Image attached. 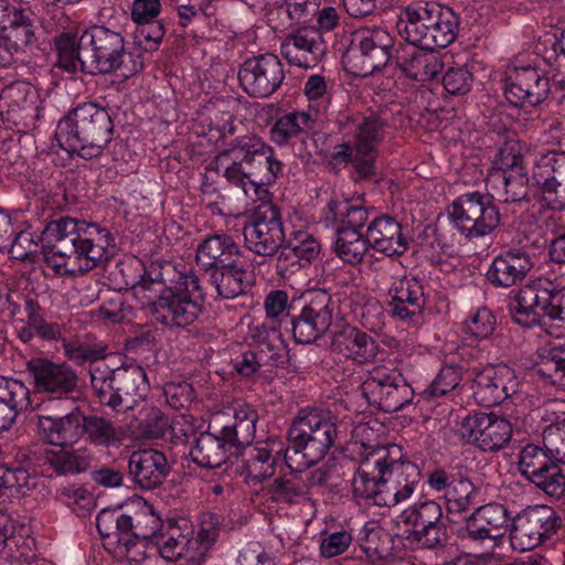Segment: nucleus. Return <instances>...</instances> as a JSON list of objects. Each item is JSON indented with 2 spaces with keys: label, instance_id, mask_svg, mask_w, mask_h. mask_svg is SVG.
Wrapping results in <instances>:
<instances>
[{
  "label": "nucleus",
  "instance_id": "9",
  "mask_svg": "<svg viewBox=\"0 0 565 565\" xmlns=\"http://www.w3.org/2000/svg\"><path fill=\"white\" fill-rule=\"evenodd\" d=\"M394 39L382 26H361L353 33L351 47L345 54L352 73L365 77L394 60Z\"/></svg>",
  "mask_w": 565,
  "mask_h": 565
},
{
  "label": "nucleus",
  "instance_id": "58",
  "mask_svg": "<svg viewBox=\"0 0 565 565\" xmlns=\"http://www.w3.org/2000/svg\"><path fill=\"white\" fill-rule=\"evenodd\" d=\"M299 301V298L289 299L285 290H271L267 294L264 301V308L267 318L278 319L279 327H286V320L290 318L292 305Z\"/></svg>",
  "mask_w": 565,
  "mask_h": 565
},
{
  "label": "nucleus",
  "instance_id": "44",
  "mask_svg": "<svg viewBox=\"0 0 565 565\" xmlns=\"http://www.w3.org/2000/svg\"><path fill=\"white\" fill-rule=\"evenodd\" d=\"M171 465L162 449L143 443V490L160 487L171 473Z\"/></svg>",
  "mask_w": 565,
  "mask_h": 565
},
{
  "label": "nucleus",
  "instance_id": "8",
  "mask_svg": "<svg viewBox=\"0 0 565 565\" xmlns=\"http://www.w3.org/2000/svg\"><path fill=\"white\" fill-rule=\"evenodd\" d=\"M447 211L454 226L468 239L491 234L501 221L493 196L479 191L459 195Z\"/></svg>",
  "mask_w": 565,
  "mask_h": 565
},
{
  "label": "nucleus",
  "instance_id": "13",
  "mask_svg": "<svg viewBox=\"0 0 565 565\" xmlns=\"http://www.w3.org/2000/svg\"><path fill=\"white\" fill-rule=\"evenodd\" d=\"M243 234L248 250L274 257L287 238L280 209L271 203L260 204L244 225Z\"/></svg>",
  "mask_w": 565,
  "mask_h": 565
},
{
  "label": "nucleus",
  "instance_id": "49",
  "mask_svg": "<svg viewBox=\"0 0 565 565\" xmlns=\"http://www.w3.org/2000/svg\"><path fill=\"white\" fill-rule=\"evenodd\" d=\"M524 149L525 143L520 140L509 139L504 141L494 153L491 172L505 174L525 170L523 166Z\"/></svg>",
  "mask_w": 565,
  "mask_h": 565
},
{
  "label": "nucleus",
  "instance_id": "14",
  "mask_svg": "<svg viewBox=\"0 0 565 565\" xmlns=\"http://www.w3.org/2000/svg\"><path fill=\"white\" fill-rule=\"evenodd\" d=\"M562 519L548 505L529 507L512 519L510 541L514 550L531 551L544 539L551 537L561 526Z\"/></svg>",
  "mask_w": 565,
  "mask_h": 565
},
{
  "label": "nucleus",
  "instance_id": "47",
  "mask_svg": "<svg viewBox=\"0 0 565 565\" xmlns=\"http://www.w3.org/2000/svg\"><path fill=\"white\" fill-rule=\"evenodd\" d=\"M431 24L425 46H430L434 50L436 47L444 49L454 42L457 36L458 18L451 10L443 12L437 7L436 17Z\"/></svg>",
  "mask_w": 565,
  "mask_h": 565
},
{
  "label": "nucleus",
  "instance_id": "25",
  "mask_svg": "<svg viewBox=\"0 0 565 565\" xmlns=\"http://www.w3.org/2000/svg\"><path fill=\"white\" fill-rule=\"evenodd\" d=\"M49 405L42 404L36 414V433L46 443L62 448L74 445L83 436V413L75 407L66 415L47 414Z\"/></svg>",
  "mask_w": 565,
  "mask_h": 565
},
{
  "label": "nucleus",
  "instance_id": "42",
  "mask_svg": "<svg viewBox=\"0 0 565 565\" xmlns=\"http://www.w3.org/2000/svg\"><path fill=\"white\" fill-rule=\"evenodd\" d=\"M140 375L141 366L139 364H127L124 362L121 366H110L105 359L89 366L90 382L94 391L98 395L99 393H106L109 390L115 388L116 382H124L128 377V373Z\"/></svg>",
  "mask_w": 565,
  "mask_h": 565
},
{
  "label": "nucleus",
  "instance_id": "33",
  "mask_svg": "<svg viewBox=\"0 0 565 565\" xmlns=\"http://www.w3.org/2000/svg\"><path fill=\"white\" fill-rule=\"evenodd\" d=\"M331 347L333 351L360 364L373 361L377 353L373 338L351 326L333 334Z\"/></svg>",
  "mask_w": 565,
  "mask_h": 565
},
{
  "label": "nucleus",
  "instance_id": "38",
  "mask_svg": "<svg viewBox=\"0 0 565 565\" xmlns=\"http://www.w3.org/2000/svg\"><path fill=\"white\" fill-rule=\"evenodd\" d=\"M17 298L21 305L20 313L13 317L15 320L34 328L35 333L42 339L55 340L61 335L58 324L46 320L45 310L35 294H17Z\"/></svg>",
  "mask_w": 565,
  "mask_h": 565
},
{
  "label": "nucleus",
  "instance_id": "34",
  "mask_svg": "<svg viewBox=\"0 0 565 565\" xmlns=\"http://www.w3.org/2000/svg\"><path fill=\"white\" fill-rule=\"evenodd\" d=\"M30 406V391L23 382L0 376V430L9 429Z\"/></svg>",
  "mask_w": 565,
  "mask_h": 565
},
{
  "label": "nucleus",
  "instance_id": "11",
  "mask_svg": "<svg viewBox=\"0 0 565 565\" xmlns=\"http://www.w3.org/2000/svg\"><path fill=\"white\" fill-rule=\"evenodd\" d=\"M362 395L370 405L385 413H395L409 405L415 392L396 369L375 366L361 384Z\"/></svg>",
  "mask_w": 565,
  "mask_h": 565
},
{
  "label": "nucleus",
  "instance_id": "39",
  "mask_svg": "<svg viewBox=\"0 0 565 565\" xmlns=\"http://www.w3.org/2000/svg\"><path fill=\"white\" fill-rule=\"evenodd\" d=\"M210 281L214 285L218 296L224 299H234L243 295L248 287L247 271L239 262L214 267L206 271Z\"/></svg>",
  "mask_w": 565,
  "mask_h": 565
},
{
  "label": "nucleus",
  "instance_id": "37",
  "mask_svg": "<svg viewBox=\"0 0 565 565\" xmlns=\"http://www.w3.org/2000/svg\"><path fill=\"white\" fill-rule=\"evenodd\" d=\"M285 448L280 441L274 439L259 447L249 448L244 459L247 476L258 481L271 477L280 457L285 459Z\"/></svg>",
  "mask_w": 565,
  "mask_h": 565
},
{
  "label": "nucleus",
  "instance_id": "7",
  "mask_svg": "<svg viewBox=\"0 0 565 565\" xmlns=\"http://www.w3.org/2000/svg\"><path fill=\"white\" fill-rule=\"evenodd\" d=\"M290 315L284 330L291 333L296 343H313L322 338L332 324L331 295L323 289L310 290L292 305Z\"/></svg>",
  "mask_w": 565,
  "mask_h": 565
},
{
  "label": "nucleus",
  "instance_id": "55",
  "mask_svg": "<svg viewBox=\"0 0 565 565\" xmlns=\"http://www.w3.org/2000/svg\"><path fill=\"white\" fill-rule=\"evenodd\" d=\"M388 295L391 296V300L398 302H406L417 306H425V296H424V287L422 282L415 277H403L402 279L395 281L390 290Z\"/></svg>",
  "mask_w": 565,
  "mask_h": 565
},
{
  "label": "nucleus",
  "instance_id": "53",
  "mask_svg": "<svg viewBox=\"0 0 565 565\" xmlns=\"http://www.w3.org/2000/svg\"><path fill=\"white\" fill-rule=\"evenodd\" d=\"M490 177L494 182H500L503 185V201L521 202L529 196V178L525 170L516 172H491Z\"/></svg>",
  "mask_w": 565,
  "mask_h": 565
},
{
  "label": "nucleus",
  "instance_id": "43",
  "mask_svg": "<svg viewBox=\"0 0 565 565\" xmlns=\"http://www.w3.org/2000/svg\"><path fill=\"white\" fill-rule=\"evenodd\" d=\"M369 249L366 235L364 236L361 231L335 228L333 250L342 262L359 265Z\"/></svg>",
  "mask_w": 565,
  "mask_h": 565
},
{
  "label": "nucleus",
  "instance_id": "62",
  "mask_svg": "<svg viewBox=\"0 0 565 565\" xmlns=\"http://www.w3.org/2000/svg\"><path fill=\"white\" fill-rule=\"evenodd\" d=\"M286 242L291 246L302 264L308 266L318 258L321 246L320 243L308 232L297 231L290 233Z\"/></svg>",
  "mask_w": 565,
  "mask_h": 565
},
{
  "label": "nucleus",
  "instance_id": "40",
  "mask_svg": "<svg viewBox=\"0 0 565 565\" xmlns=\"http://www.w3.org/2000/svg\"><path fill=\"white\" fill-rule=\"evenodd\" d=\"M536 373L546 383L565 387V345H547L540 350Z\"/></svg>",
  "mask_w": 565,
  "mask_h": 565
},
{
  "label": "nucleus",
  "instance_id": "35",
  "mask_svg": "<svg viewBox=\"0 0 565 565\" xmlns=\"http://www.w3.org/2000/svg\"><path fill=\"white\" fill-rule=\"evenodd\" d=\"M435 6L415 4L407 7L399 15L396 28L407 44L425 45L431 23L436 17Z\"/></svg>",
  "mask_w": 565,
  "mask_h": 565
},
{
  "label": "nucleus",
  "instance_id": "45",
  "mask_svg": "<svg viewBox=\"0 0 565 565\" xmlns=\"http://www.w3.org/2000/svg\"><path fill=\"white\" fill-rule=\"evenodd\" d=\"M328 215L339 225L338 228L361 231L369 220V211L362 205H352L349 201L331 200ZM329 218V216H327Z\"/></svg>",
  "mask_w": 565,
  "mask_h": 565
},
{
  "label": "nucleus",
  "instance_id": "23",
  "mask_svg": "<svg viewBox=\"0 0 565 565\" xmlns=\"http://www.w3.org/2000/svg\"><path fill=\"white\" fill-rule=\"evenodd\" d=\"M36 486V477L26 469L15 466H0V552L13 541V522L7 512V504L14 498L25 495Z\"/></svg>",
  "mask_w": 565,
  "mask_h": 565
},
{
  "label": "nucleus",
  "instance_id": "29",
  "mask_svg": "<svg viewBox=\"0 0 565 565\" xmlns=\"http://www.w3.org/2000/svg\"><path fill=\"white\" fill-rule=\"evenodd\" d=\"M534 263L524 248H509L492 259L486 273L489 284L498 288H510L524 280Z\"/></svg>",
  "mask_w": 565,
  "mask_h": 565
},
{
  "label": "nucleus",
  "instance_id": "12",
  "mask_svg": "<svg viewBox=\"0 0 565 565\" xmlns=\"http://www.w3.org/2000/svg\"><path fill=\"white\" fill-rule=\"evenodd\" d=\"M226 154L245 161L249 183L254 186L271 185L282 174L284 163L275 156V150L255 135L242 136L231 142Z\"/></svg>",
  "mask_w": 565,
  "mask_h": 565
},
{
  "label": "nucleus",
  "instance_id": "36",
  "mask_svg": "<svg viewBox=\"0 0 565 565\" xmlns=\"http://www.w3.org/2000/svg\"><path fill=\"white\" fill-rule=\"evenodd\" d=\"M234 446L221 430L205 431L199 435L195 445L190 450L194 463L202 468L215 469L221 467L227 458V452Z\"/></svg>",
  "mask_w": 565,
  "mask_h": 565
},
{
  "label": "nucleus",
  "instance_id": "20",
  "mask_svg": "<svg viewBox=\"0 0 565 565\" xmlns=\"http://www.w3.org/2000/svg\"><path fill=\"white\" fill-rule=\"evenodd\" d=\"M359 468L388 480H417L419 472L415 465L402 460V449L395 444L371 445L362 441Z\"/></svg>",
  "mask_w": 565,
  "mask_h": 565
},
{
  "label": "nucleus",
  "instance_id": "6",
  "mask_svg": "<svg viewBox=\"0 0 565 565\" xmlns=\"http://www.w3.org/2000/svg\"><path fill=\"white\" fill-rule=\"evenodd\" d=\"M82 57L86 63V73L108 74L118 71L124 81L141 70V62L134 53H125V40L119 31L96 24L81 35Z\"/></svg>",
  "mask_w": 565,
  "mask_h": 565
},
{
  "label": "nucleus",
  "instance_id": "32",
  "mask_svg": "<svg viewBox=\"0 0 565 565\" xmlns=\"http://www.w3.org/2000/svg\"><path fill=\"white\" fill-rule=\"evenodd\" d=\"M239 246L234 238L225 233L210 235L196 248V263L206 271L224 266L231 262H239Z\"/></svg>",
  "mask_w": 565,
  "mask_h": 565
},
{
  "label": "nucleus",
  "instance_id": "46",
  "mask_svg": "<svg viewBox=\"0 0 565 565\" xmlns=\"http://www.w3.org/2000/svg\"><path fill=\"white\" fill-rule=\"evenodd\" d=\"M275 502L294 504L308 495V484L298 475L278 477L267 488Z\"/></svg>",
  "mask_w": 565,
  "mask_h": 565
},
{
  "label": "nucleus",
  "instance_id": "15",
  "mask_svg": "<svg viewBox=\"0 0 565 565\" xmlns=\"http://www.w3.org/2000/svg\"><path fill=\"white\" fill-rule=\"evenodd\" d=\"M459 433L467 444L484 452H495L511 440L512 426L510 422L494 413L473 411L461 420Z\"/></svg>",
  "mask_w": 565,
  "mask_h": 565
},
{
  "label": "nucleus",
  "instance_id": "59",
  "mask_svg": "<svg viewBox=\"0 0 565 565\" xmlns=\"http://www.w3.org/2000/svg\"><path fill=\"white\" fill-rule=\"evenodd\" d=\"M461 379V367L445 365L430 385L423 392V395L427 398L445 396L459 385Z\"/></svg>",
  "mask_w": 565,
  "mask_h": 565
},
{
  "label": "nucleus",
  "instance_id": "50",
  "mask_svg": "<svg viewBox=\"0 0 565 565\" xmlns=\"http://www.w3.org/2000/svg\"><path fill=\"white\" fill-rule=\"evenodd\" d=\"M406 532V539L422 548H436L447 541V526L443 518L430 519L418 529Z\"/></svg>",
  "mask_w": 565,
  "mask_h": 565
},
{
  "label": "nucleus",
  "instance_id": "28",
  "mask_svg": "<svg viewBox=\"0 0 565 565\" xmlns=\"http://www.w3.org/2000/svg\"><path fill=\"white\" fill-rule=\"evenodd\" d=\"M96 527L103 539L115 536L119 556L138 562L140 536L135 531L130 515H117L115 511L104 509L96 516Z\"/></svg>",
  "mask_w": 565,
  "mask_h": 565
},
{
  "label": "nucleus",
  "instance_id": "16",
  "mask_svg": "<svg viewBox=\"0 0 565 565\" xmlns=\"http://www.w3.org/2000/svg\"><path fill=\"white\" fill-rule=\"evenodd\" d=\"M316 119L308 111H290L279 117L270 128V139L279 147L294 145L300 141L296 149L301 159L309 160L313 153L321 154L323 149L318 146V140L326 138L324 134L311 132Z\"/></svg>",
  "mask_w": 565,
  "mask_h": 565
},
{
  "label": "nucleus",
  "instance_id": "41",
  "mask_svg": "<svg viewBox=\"0 0 565 565\" xmlns=\"http://www.w3.org/2000/svg\"><path fill=\"white\" fill-rule=\"evenodd\" d=\"M258 414L250 405H238L234 409V424L221 428L234 447L249 445L255 437Z\"/></svg>",
  "mask_w": 565,
  "mask_h": 565
},
{
  "label": "nucleus",
  "instance_id": "10",
  "mask_svg": "<svg viewBox=\"0 0 565 565\" xmlns=\"http://www.w3.org/2000/svg\"><path fill=\"white\" fill-rule=\"evenodd\" d=\"M184 532L180 524L169 521L164 531L145 550L143 554L159 555L168 562L185 558L189 565H202L216 540V533L201 530L198 536Z\"/></svg>",
  "mask_w": 565,
  "mask_h": 565
},
{
  "label": "nucleus",
  "instance_id": "30",
  "mask_svg": "<svg viewBox=\"0 0 565 565\" xmlns=\"http://www.w3.org/2000/svg\"><path fill=\"white\" fill-rule=\"evenodd\" d=\"M509 511L499 503L481 505L467 518L466 532L472 541L501 540L508 531Z\"/></svg>",
  "mask_w": 565,
  "mask_h": 565
},
{
  "label": "nucleus",
  "instance_id": "18",
  "mask_svg": "<svg viewBox=\"0 0 565 565\" xmlns=\"http://www.w3.org/2000/svg\"><path fill=\"white\" fill-rule=\"evenodd\" d=\"M417 480L381 479L358 468L352 480V493L356 501H372L379 507H394L408 499L414 492Z\"/></svg>",
  "mask_w": 565,
  "mask_h": 565
},
{
  "label": "nucleus",
  "instance_id": "57",
  "mask_svg": "<svg viewBox=\"0 0 565 565\" xmlns=\"http://www.w3.org/2000/svg\"><path fill=\"white\" fill-rule=\"evenodd\" d=\"M435 518H443V509L437 502L428 500L404 510L399 515V521L408 527L407 530H416Z\"/></svg>",
  "mask_w": 565,
  "mask_h": 565
},
{
  "label": "nucleus",
  "instance_id": "60",
  "mask_svg": "<svg viewBox=\"0 0 565 565\" xmlns=\"http://www.w3.org/2000/svg\"><path fill=\"white\" fill-rule=\"evenodd\" d=\"M543 443L551 457L556 462L565 465V418L544 428Z\"/></svg>",
  "mask_w": 565,
  "mask_h": 565
},
{
  "label": "nucleus",
  "instance_id": "61",
  "mask_svg": "<svg viewBox=\"0 0 565 565\" xmlns=\"http://www.w3.org/2000/svg\"><path fill=\"white\" fill-rule=\"evenodd\" d=\"M441 82L447 93L462 96L471 90L473 75L467 65L451 66L443 75Z\"/></svg>",
  "mask_w": 565,
  "mask_h": 565
},
{
  "label": "nucleus",
  "instance_id": "56",
  "mask_svg": "<svg viewBox=\"0 0 565 565\" xmlns=\"http://www.w3.org/2000/svg\"><path fill=\"white\" fill-rule=\"evenodd\" d=\"M530 481L552 498L561 499L565 494V475L556 461Z\"/></svg>",
  "mask_w": 565,
  "mask_h": 565
},
{
  "label": "nucleus",
  "instance_id": "31",
  "mask_svg": "<svg viewBox=\"0 0 565 565\" xmlns=\"http://www.w3.org/2000/svg\"><path fill=\"white\" fill-rule=\"evenodd\" d=\"M366 242L387 257H398L408 249L402 225L390 215L377 216L367 225Z\"/></svg>",
  "mask_w": 565,
  "mask_h": 565
},
{
  "label": "nucleus",
  "instance_id": "27",
  "mask_svg": "<svg viewBox=\"0 0 565 565\" xmlns=\"http://www.w3.org/2000/svg\"><path fill=\"white\" fill-rule=\"evenodd\" d=\"M394 62L407 78L416 82L434 79L444 67L439 52L425 45L399 43Z\"/></svg>",
  "mask_w": 565,
  "mask_h": 565
},
{
  "label": "nucleus",
  "instance_id": "24",
  "mask_svg": "<svg viewBox=\"0 0 565 565\" xmlns=\"http://www.w3.org/2000/svg\"><path fill=\"white\" fill-rule=\"evenodd\" d=\"M34 387L38 392L49 393L53 399H66L68 394L79 393L77 374L65 364H55L46 359L34 358L28 362Z\"/></svg>",
  "mask_w": 565,
  "mask_h": 565
},
{
  "label": "nucleus",
  "instance_id": "54",
  "mask_svg": "<svg viewBox=\"0 0 565 565\" xmlns=\"http://www.w3.org/2000/svg\"><path fill=\"white\" fill-rule=\"evenodd\" d=\"M384 122L377 116L365 117L360 124L355 135V149L359 153H370L376 151V146L383 137Z\"/></svg>",
  "mask_w": 565,
  "mask_h": 565
},
{
  "label": "nucleus",
  "instance_id": "26",
  "mask_svg": "<svg viewBox=\"0 0 565 565\" xmlns=\"http://www.w3.org/2000/svg\"><path fill=\"white\" fill-rule=\"evenodd\" d=\"M280 50L289 64L312 68L324 57L327 44L316 26H300L285 38Z\"/></svg>",
  "mask_w": 565,
  "mask_h": 565
},
{
  "label": "nucleus",
  "instance_id": "1",
  "mask_svg": "<svg viewBox=\"0 0 565 565\" xmlns=\"http://www.w3.org/2000/svg\"><path fill=\"white\" fill-rule=\"evenodd\" d=\"M153 245L143 260V309L160 323L170 328H185L203 312L204 294L192 271L182 273L168 259L159 256V236L143 233Z\"/></svg>",
  "mask_w": 565,
  "mask_h": 565
},
{
  "label": "nucleus",
  "instance_id": "51",
  "mask_svg": "<svg viewBox=\"0 0 565 565\" xmlns=\"http://www.w3.org/2000/svg\"><path fill=\"white\" fill-rule=\"evenodd\" d=\"M555 460L546 449L536 445L527 444L519 455V471L526 479L531 480L534 475L544 471Z\"/></svg>",
  "mask_w": 565,
  "mask_h": 565
},
{
  "label": "nucleus",
  "instance_id": "48",
  "mask_svg": "<svg viewBox=\"0 0 565 565\" xmlns=\"http://www.w3.org/2000/svg\"><path fill=\"white\" fill-rule=\"evenodd\" d=\"M57 54L56 65L70 73L78 70L86 72V63L82 57L81 38L62 33L55 40Z\"/></svg>",
  "mask_w": 565,
  "mask_h": 565
},
{
  "label": "nucleus",
  "instance_id": "4",
  "mask_svg": "<svg viewBox=\"0 0 565 565\" xmlns=\"http://www.w3.org/2000/svg\"><path fill=\"white\" fill-rule=\"evenodd\" d=\"M114 124L108 110L84 103L62 118L55 130L58 146L83 159L98 157L113 139Z\"/></svg>",
  "mask_w": 565,
  "mask_h": 565
},
{
  "label": "nucleus",
  "instance_id": "52",
  "mask_svg": "<svg viewBox=\"0 0 565 565\" xmlns=\"http://www.w3.org/2000/svg\"><path fill=\"white\" fill-rule=\"evenodd\" d=\"M478 490L465 477H458L452 486L445 492L448 509L452 512H463L477 504Z\"/></svg>",
  "mask_w": 565,
  "mask_h": 565
},
{
  "label": "nucleus",
  "instance_id": "64",
  "mask_svg": "<svg viewBox=\"0 0 565 565\" xmlns=\"http://www.w3.org/2000/svg\"><path fill=\"white\" fill-rule=\"evenodd\" d=\"M535 177L548 175L557 182L565 183V152L548 151L536 161Z\"/></svg>",
  "mask_w": 565,
  "mask_h": 565
},
{
  "label": "nucleus",
  "instance_id": "17",
  "mask_svg": "<svg viewBox=\"0 0 565 565\" xmlns=\"http://www.w3.org/2000/svg\"><path fill=\"white\" fill-rule=\"evenodd\" d=\"M0 67L11 64L14 54L21 53L34 41L31 11L18 4L0 2Z\"/></svg>",
  "mask_w": 565,
  "mask_h": 565
},
{
  "label": "nucleus",
  "instance_id": "5",
  "mask_svg": "<svg viewBox=\"0 0 565 565\" xmlns=\"http://www.w3.org/2000/svg\"><path fill=\"white\" fill-rule=\"evenodd\" d=\"M547 280H535L512 291L510 313L515 323L524 328L540 326L550 335L558 337L553 329L565 331V289L548 287Z\"/></svg>",
  "mask_w": 565,
  "mask_h": 565
},
{
  "label": "nucleus",
  "instance_id": "3",
  "mask_svg": "<svg viewBox=\"0 0 565 565\" xmlns=\"http://www.w3.org/2000/svg\"><path fill=\"white\" fill-rule=\"evenodd\" d=\"M337 418L329 412L300 409L287 430L285 463L302 471L320 462L338 441Z\"/></svg>",
  "mask_w": 565,
  "mask_h": 565
},
{
  "label": "nucleus",
  "instance_id": "22",
  "mask_svg": "<svg viewBox=\"0 0 565 565\" xmlns=\"http://www.w3.org/2000/svg\"><path fill=\"white\" fill-rule=\"evenodd\" d=\"M472 395L479 405L491 407L516 393L519 382L513 369L507 364L473 369Z\"/></svg>",
  "mask_w": 565,
  "mask_h": 565
},
{
  "label": "nucleus",
  "instance_id": "2",
  "mask_svg": "<svg viewBox=\"0 0 565 565\" xmlns=\"http://www.w3.org/2000/svg\"><path fill=\"white\" fill-rule=\"evenodd\" d=\"M44 239L43 260L61 276H77L92 270L110 258L114 247L108 230L67 216L49 223Z\"/></svg>",
  "mask_w": 565,
  "mask_h": 565
},
{
  "label": "nucleus",
  "instance_id": "63",
  "mask_svg": "<svg viewBox=\"0 0 565 565\" xmlns=\"http://www.w3.org/2000/svg\"><path fill=\"white\" fill-rule=\"evenodd\" d=\"M83 435L87 434L89 439L97 445H110L117 441L116 430L113 424L102 417L83 414Z\"/></svg>",
  "mask_w": 565,
  "mask_h": 565
},
{
  "label": "nucleus",
  "instance_id": "19",
  "mask_svg": "<svg viewBox=\"0 0 565 565\" xmlns=\"http://www.w3.org/2000/svg\"><path fill=\"white\" fill-rule=\"evenodd\" d=\"M238 79L249 96L265 98L281 86L285 79L284 65L274 54L256 55L239 66Z\"/></svg>",
  "mask_w": 565,
  "mask_h": 565
},
{
  "label": "nucleus",
  "instance_id": "21",
  "mask_svg": "<svg viewBox=\"0 0 565 565\" xmlns=\"http://www.w3.org/2000/svg\"><path fill=\"white\" fill-rule=\"evenodd\" d=\"M550 93V78L537 67H514L505 78L504 96L516 107H536L546 100Z\"/></svg>",
  "mask_w": 565,
  "mask_h": 565
}]
</instances>
